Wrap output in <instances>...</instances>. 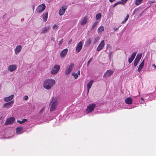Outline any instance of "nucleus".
I'll use <instances>...</instances> for the list:
<instances>
[{"label":"nucleus","mask_w":156,"mask_h":156,"mask_svg":"<svg viewBox=\"0 0 156 156\" xmlns=\"http://www.w3.org/2000/svg\"><path fill=\"white\" fill-rule=\"evenodd\" d=\"M141 100H142V101H143V100H144V98H141Z\"/></svg>","instance_id":"864d4df0"},{"label":"nucleus","mask_w":156,"mask_h":156,"mask_svg":"<svg viewBox=\"0 0 156 156\" xmlns=\"http://www.w3.org/2000/svg\"><path fill=\"white\" fill-rule=\"evenodd\" d=\"M87 19L86 17H84L80 22V24L82 25H85L87 23Z\"/></svg>","instance_id":"bb28decb"},{"label":"nucleus","mask_w":156,"mask_h":156,"mask_svg":"<svg viewBox=\"0 0 156 156\" xmlns=\"http://www.w3.org/2000/svg\"><path fill=\"white\" fill-rule=\"evenodd\" d=\"M72 75L73 76H74L75 79H76L78 78V76L77 73H72Z\"/></svg>","instance_id":"473e14b6"},{"label":"nucleus","mask_w":156,"mask_h":156,"mask_svg":"<svg viewBox=\"0 0 156 156\" xmlns=\"http://www.w3.org/2000/svg\"><path fill=\"white\" fill-rule=\"evenodd\" d=\"M153 66H154L155 68H156V66L154 64Z\"/></svg>","instance_id":"5fc2aeb1"},{"label":"nucleus","mask_w":156,"mask_h":156,"mask_svg":"<svg viewBox=\"0 0 156 156\" xmlns=\"http://www.w3.org/2000/svg\"><path fill=\"white\" fill-rule=\"evenodd\" d=\"M27 119H24L22 121L17 120V122L20 124H22L27 121Z\"/></svg>","instance_id":"c756f323"},{"label":"nucleus","mask_w":156,"mask_h":156,"mask_svg":"<svg viewBox=\"0 0 156 156\" xmlns=\"http://www.w3.org/2000/svg\"><path fill=\"white\" fill-rule=\"evenodd\" d=\"M143 102L141 101V102H140V104H143Z\"/></svg>","instance_id":"6e6d98bb"},{"label":"nucleus","mask_w":156,"mask_h":156,"mask_svg":"<svg viewBox=\"0 0 156 156\" xmlns=\"http://www.w3.org/2000/svg\"><path fill=\"white\" fill-rule=\"evenodd\" d=\"M45 108V107H43L37 114L38 118L40 120H46L48 118V115L46 113Z\"/></svg>","instance_id":"f03ea898"},{"label":"nucleus","mask_w":156,"mask_h":156,"mask_svg":"<svg viewBox=\"0 0 156 156\" xmlns=\"http://www.w3.org/2000/svg\"><path fill=\"white\" fill-rule=\"evenodd\" d=\"M127 18H125L123 21L122 22V23H125L127 20Z\"/></svg>","instance_id":"58836bf2"},{"label":"nucleus","mask_w":156,"mask_h":156,"mask_svg":"<svg viewBox=\"0 0 156 156\" xmlns=\"http://www.w3.org/2000/svg\"><path fill=\"white\" fill-rule=\"evenodd\" d=\"M50 28L49 26L43 27L41 29V33L42 34L47 33L49 30Z\"/></svg>","instance_id":"4468645a"},{"label":"nucleus","mask_w":156,"mask_h":156,"mask_svg":"<svg viewBox=\"0 0 156 156\" xmlns=\"http://www.w3.org/2000/svg\"><path fill=\"white\" fill-rule=\"evenodd\" d=\"M95 107L96 105L94 104H90L87 107V108L85 110V113L89 116L93 115L94 114L92 112Z\"/></svg>","instance_id":"7ed1b4c3"},{"label":"nucleus","mask_w":156,"mask_h":156,"mask_svg":"<svg viewBox=\"0 0 156 156\" xmlns=\"http://www.w3.org/2000/svg\"><path fill=\"white\" fill-rule=\"evenodd\" d=\"M13 103L14 101H10L4 104L3 107V108H9L13 105Z\"/></svg>","instance_id":"ddd939ff"},{"label":"nucleus","mask_w":156,"mask_h":156,"mask_svg":"<svg viewBox=\"0 0 156 156\" xmlns=\"http://www.w3.org/2000/svg\"><path fill=\"white\" fill-rule=\"evenodd\" d=\"M125 102L126 104H131L133 102V99L130 97H128L125 99Z\"/></svg>","instance_id":"aec40b11"},{"label":"nucleus","mask_w":156,"mask_h":156,"mask_svg":"<svg viewBox=\"0 0 156 156\" xmlns=\"http://www.w3.org/2000/svg\"><path fill=\"white\" fill-rule=\"evenodd\" d=\"M128 62H129V64H130L132 62V61H131L130 60H129V59H128Z\"/></svg>","instance_id":"09e8293b"},{"label":"nucleus","mask_w":156,"mask_h":156,"mask_svg":"<svg viewBox=\"0 0 156 156\" xmlns=\"http://www.w3.org/2000/svg\"><path fill=\"white\" fill-rule=\"evenodd\" d=\"M22 47L21 45H18L15 50V53L16 55H18L21 51Z\"/></svg>","instance_id":"2eb2a0df"},{"label":"nucleus","mask_w":156,"mask_h":156,"mask_svg":"<svg viewBox=\"0 0 156 156\" xmlns=\"http://www.w3.org/2000/svg\"><path fill=\"white\" fill-rule=\"evenodd\" d=\"M23 128L22 126L17 127L16 128V133L17 134H21L23 132Z\"/></svg>","instance_id":"6ab92c4d"},{"label":"nucleus","mask_w":156,"mask_h":156,"mask_svg":"<svg viewBox=\"0 0 156 156\" xmlns=\"http://www.w3.org/2000/svg\"><path fill=\"white\" fill-rule=\"evenodd\" d=\"M77 74L79 75H80V70H79L78 72H77Z\"/></svg>","instance_id":"8fccbe9b"},{"label":"nucleus","mask_w":156,"mask_h":156,"mask_svg":"<svg viewBox=\"0 0 156 156\" xmlns=\"http://www.w3.org/2000/svg\"><path fill=\"white\" fill-rule=\"evenodd\" d=\"M93 82H94L93 80H91L87 84V93H88V92H89V90L91 88Z\"/></svg>","instance_id":"412c9836"},{"label":"nucleus","mask_w":156,"mask_h":156,"mask_svg":"<svg viewBox=\"0 0 156 156\" xmlns=\"http://www.w3.org/2000/svg\"><path fill=\"white\" fill-rule=\"evenodd\" d=\"M60 67L57 65H55L54 68L52 69L51 71V73L52 75L56 74L59 70Z\"/></svg>","instance_id":"423d86ee"},{"label":"nucleus","mask_w":156,"mask_h":156,"mask_svg":"<svg viewBox=\"0 0 156 156\" xmlns=\"http://www.w3.org/2000/svg\"><path fill=\"white\" fill-rule=\"evenodd\" d=\"M117 5V4L116 3H115L113 5V8H114Z\"/></svg>","instance_id":"a18cd8bd"},{"label":"nucleus","mask_w":156,"mask_h":156,"mask_svg":"<svg viewBox=\"0 0 156 156\" xmlns=\"http://www.w3.org/2000/svg\"><path fill=\"white\" fill-rule=\"evenodd\" d=\"M74 64L73 63H71L66 68V70L65 71V74L67 75L69 74L73 69L74 67Z\"/></svg>","instance_id":"39448f33"},{"label":"nucleus","mask_w":156,"mask_h":156,"mask_svg":"<svg viewBox=\"0 0 156 156\" xmlns=\"http://www.w3.org/2000/svg\"><path fill=\"white\" fill-rule=\"evenodd\" d=\"M67 9V7L66 5H63L61 7L59 11V15L62 16L63 15Z\"/></svg>","instance_id":"1a4fd4ad"},{"label":"nucleus","mask_w":156,"mask_h":156,"mask_svg":"<svg viewBox=\"0 0 156 156\" xmlns=\"http://www.w3.org/2000/svg\"><path fill=\"white\" fill-rule=\"evenodd\" d=\"M101 13H98L96 15L95 19L96 20H98L101 18Z\"/></svg>","instance_id":"c85d7f7f"},{"label":"nucleus","mask_w":156,"mask_h":156,"mask_svg":"<svg viewBox=\"0 0 156 156\" xmlns=\"http://www.w3.org/2000/svg\"><path fill=\"white\" fill-rule=\"evenodd\" d=\"M136 53L137 52H133L131 55L130 57L129 58V59L133 61L136 55Z\"/></svg>","instance_id":"b1692460"},{"label":"nucleus","mask_w":156,"mask_h":156,"mask_svg":"<svg viewBox=\"0 0 156 156\" xmlns=\"http://www.w3.org/2000/svg\"><path fill=\"white\" fill-rule=\"evenodd\" d=\"M93 58L92 57L88 61L87 63V66H88L89 65L90 63L92 61Z\"/></svg>","instance_id":"f704fd0d"},{"label":"nucleus","mask_w":156,"mask_h":156,"mask_svg":"<svg viewBox=\"0 0 156 156\" xmlns=\"http://www.w3.org/2000/svg\"><path fill=\"white\" fill-rule=\"evenodd\" d=\"M113 72L111 69L108 70L105 73L103 77L105 78H107L109 77L113 74Z\"/></svg>","instance_id":"9b49d317"},{"label":"nucleus","mask_w":156,"mask_h":156,"mask_svg":"<svg viewBox=\"0 0 156 156\" xmlns=\"http://www.w3.org/2000/svg\"><path fill=\"white\" fill-rule=\"evenodd\" d=\"M116 3L117 4V5L119 4H122V3L121 1L118 2H116Z\"/></svg>","instance_id":"a19ab883"},{"label":"nucleus","mask_w":156,"mask_h":156,"mask_svg":"<svg viewBox=\"0 0 156 156\" xmlns=\"http://www.w3.org/2000/svg\"><path fill=\"white\" fill-rule=\"evenodd\" d=\"M48 13L47 12L44 13L43 15V18L44 21L45 22L48 18Z\"/></svg>","instance_id":"393cba45"},{"label":"nucleus","mask_w":156,"mask_h":156,"mask_svg":"<svg viewBox=\"0 0 156 156\" xmlns=\"http://www.w3.org/2000/svg\"><path fill=\"white\" fill-rule=\"evenodd\" d=\"M57 27V26L55 24L53 27V28L54 29H55V27Z\"/></svg>","instance_id":"de8ad7c7"},{"label":"nucleus","mask_w":156,"mask_h":156,"mask_svg":"<svg viewBox=\"0 0 156 156\" xmlns=\"http://www.w3.org/2000/svg\"><path fill=\"white\" fill-rule=\"evenodd\" d=\"M45 7L46 6L44 4L39 5L37 8L36 11L38 13L41 12L45 9Z\"/></svg>","instance_id":"0eeeda50"},{"label":"nucleus","mask_w":156,"mask_h":156,"mask_svg":"<svg viewBox=\"0 0 156 156\" xmlns=\"http://www.w3.org/2000/svg\"><path fill=\"white\" fill-rule=\"evenodd\" d=\"M151 6V5L149 4V5H148L147 8H150Z\"/></svg>","instance_id":"603ef678"},{"label":"nucleus","mask_w":156,"mask_h":156,"mask_svg":"<svg viewBox=\"0 0 156 156\" xmlns=\"http://www.w3.org/2000/svg\"><path fill=\"white\" fill-rule=\"evenodd\" d=\"M15 121V118L13 117H10L7 119L5 122V125H9L13 123Z\"/></svg>","instance_id":"9d476101"},{"label":"nucleus","mask_w":156,"mask_h":156,"mask_svg":"<svg viewBox=\"0 0 156 156\" xmlns=\"http://www.w3.org/2000/svg\"><path fill=\"white\" fill-rule=\"evenodd\" d=\"M129 15H128V14H127V16H126V18H127V19H128V17H129Z\"/></svg>","instance_id":"3c124183"},{"label":"nucleus","mask_w":156,"mask_h":156,"mask_svg":"<svg viewBox=\"0 0 156 156\" xmlns=\"http://www.w3.org/2000/svg\"><path fill=\"white\" fill-rule=\"evenodd\" d=\"M99 40V37H96L94 40V42L93 43L94 44H95L96 42H98Z\"/></svg>","instance_id":"72a5a7b5"},{"label":"nucleus","mask_w":156,"mask_h":156,"mask_svg":"<svg viewBox=\"0 0 156 156\" xmlns=\"http://www.w3.org/2000/svg\"><path fill=\"white\" fill-rule=\"evenodd\" d=\"M35 6V5H33L32 6V9H33V11H34V10Z\"/></svg>","instance_id":"37998d69"},{"label":"nucleus","mask_w":156,"mask_h":156,"mask_svg":"<svg viewBox=\"0 0 156 156\" xmlns=\"http://www.w3.org/2000/svg\"><path fill=\"white\" fill-rule=\"evenodd\" d=\"M154 2H155V1H154V0L148 2H147V4H149L150 5H151L152 3H154Z\"/></svg>","instance_id":"e433bc0d"},{"label":"nucleus","mask_w":156,"mask_h":156,"mask_svg":"<svg viewBox=\"0 0 156 156\" xmlns=\"http://www.w3.org/2000/svg\"><path fill=\"white\" fill-rule=\"evenodd\" d=\"M68 51V49L67 48H66L62 51L60 53V57L61 58H63L66 55Z\"/></svg>","instance_id":"a211bd4d"},{"label":"nucleus","mask_w":156,"mask_h":156,"mask_svg":"<svg viewBox=\"0 0 156 156\" xmlns=\"http://www.w3.org/2000/svg\"><path fill=\"white\" fill-rule=\"evenodd\" d=\"M83 46V43L82 42L80 41L77 44L76 47V51L79 52L82 48Z\"/></svg>","instance_id":"dca6fc26"},{"label":"nucleus","mask_w":156,"mask_h":156,"mask_svg":"<svg viewBox=\"0 0 156 156\" xmlns=\"http://www.w3.org/2000/svg\"><path fill=\"white\" fill-rule=\"evenodd\" d=\"M28 96L27 95H26L24 97L23 99L24 100H26L28 99Z\"/></svg>","instance_id":"4c0bfd02"},{"label":"nucleus","mask_w":156,"mask_h":156,"mask_svg":"<svg viewBox=\"0 0 156 156\" xmlns=\"http://www.w3.org/2000/svg\"><path fill=\"white\" fill-rule=\"evenodd\" d=\"M119 27H118V28H116V27H114L113 28V30L114 31H116L117 30H118V29H119Z\"/></svg>","instance_id":"79ce46f5"},{"label":"nucleus","mask_w":156,"mask_h":156,"mask_svg":"<svg viewBox=\"0 0 156 156\" xmlns=\"http://www.w3.org/2000/svg\"><path fill=\"white\" fill-rule=\"evenodd\" d=\"M98 21H95L93 24V26L91 27V29L92 30V29H93L95 27H96V26L97 25V24H98Z\"/></svg>","instance_id":"2f4dec72"},{"label":"nucleus","mask_w":156,"mask_h":156,"mask_svg":"<svg viewBox=\"0 0 156 156\" xmlns=\"http://www.w3.org/2000/svg\"><path fill=\"white\" fill-rule=\"evenodd\" d=\"M136 106H135L134 105H132L131 106V107L130 108H134Z\"/></svg>","instance_id":"c03bdc74"},{"label":"nucleus","mask_w":156,"mask_h":156,"mask_svg":"<svg viewBox=\"0 0 156 156\" xmlns=\"http://www.w3.org/2000/svg\"><path fill=\"white\" fill-rule=\"evenodd\" d=\"M58 104V101L56 98H53L50 103V112H51L55 111L57 108Z\"/></svg>","instance_id":"20e7f679"},{"label":"nucleus","mask_w":156,"mask_h":156,"mask_svg":"<svg viewBox=\"0 0 156 156\" xmlns=\"http://www.w3.org/2000/svg\"><path fill=\"white\" fill-rule=\"evenodd\" d=\"M128 0H121V1L122 4L124 5L127 2Z\"/></svg>","instance_id":"c9c22d12"},{"label":"nucleus","mask_w":156,"mask_h":156,"mask_svg":"<svg viewBox=\"0 0 156 156\" xmlns=\"http://www.w3.org/2000/svg\"><path fill=\"white\" fill-rule=\"evenodd\" d=\"M144 60L139 65V67L137 69V71L138 72H140L142 69L143 68L144 66Z\"/></svg>","instance_id":"4be33fe9"},{"label":"nucleus","mask_w":156,"mask_h":156,"mask_svg":"<svg viewBox=\"0 0 156 156\" xmlns=\"http://www.w3.org/2000/svg\"><path fill=\"white\" fill-rule=\"evenodd\" d=\"M105 45V42L104 40L102 41L98 46L97 51H99L103 48Z\"/></svg>","instance_id":"f8f14e48"},{"label":"nucleus","mask_w":156,"mask_h":156,"mask_svg":"<svg viewBox=\"0 0 156 156\" xmlns=\"http://www.w3.org/2000/svg\"><path fill=\"white\" fill-rule=\"evenodd\" d=\"M63 39H62L59 42L58 44L59 45H61L62 43Z\"/></svg>","instance_id":"ea45409f"},{"label":"nucleus","mask_w":156,"mask_h":156,"mask_svg":"<svg viewBox=\"0 0 156 156\" xmlns=\"http://www.w3.org/2000/svg\"><path fill=\"white\" fill-rule=\"evenodd\" d=\"M55 81L54 79H48L45 80L43 83V87L45 89L49 90L55 84Z\"/></svg>","instance_id":"f257e3e1"},{"label":"nucleus","mask_w":156,"mask_h":156,"mask_svg":"<svg viewBox=\"0 0 156 156\" xmlns=\"http://www.w3.org/2000/svg\"><path fill=\"white\" fill-rule=\"evenodd\" d=\"M155 7H156V5L155 6Z\"/></svg>","instance_id":"13d9d810"},{"label":"nucleus","mask_w":156,"mask_h":156,"mask_svg":"<svg viewBox=\"0 0 156 156\" xmlns=\"http://www.w3.org/2000/svg\"><path fill=\"white\" fill-rule=\"evenodd\" d=\"M104 30V28L103 26H101L98 28V32L101 34L102 31Z\"/></svg>","instance_id":"cd10ccee"},{"label":"nucleus","mask_w":156,"mask_h":156,"mask_svg":"<svg viewBox=\"0 0 156 156\" xmlns=\"http://www.w3.org/2000/svg\"><path fill=\"white\" fill-rule=\"evenodd\" d=\"M142 56V54L137 55L134 61V66H136L139 63Z\"/></svg>","instance_id":"6e6552de"},{"label":"nucleus","mask_w":156,"mask_h":156,"mask_svg":"<svg viewBox=\"0 0 156 156\" xmlns=\"http://www.w3.org/2000/svg\"><path fill=\"white\" fill-rule=\"evenodd\" d=\"M13 95H12L9 97H5L4 98V101L6 102L9 101L13 99Z\"/></svg>","instance_id":"5701e85b"},{"label":"nucleus","mask_w":156,"mask_h":156,"mask_svg":"<svg viewBox=\"0 0 156 156\" xmlns=\"http://www.w3.org/2000/svg\"><path fill=\"white\" fill-rule=\"evenodd\" d=\"M143 0H136L135 2L136 5H138L140 4L142 2Z\"/></svg>","instance_id":"7c9ffc66"},{"label":"nucleus","mask_w":156,"mask_h":156,"mask_svg":"<svg viewBox=\"0 0 156 156\" xmlns=\"http://www.w3.org/2000/svg\"><path fill=\"white\" fill-rule=\"evenodd\" d=\"M91 42V38H89L85 42V45L86 46L88 47L89 46Z\"/></svg>","instance_id":"a878e982"},{"label":"nucleus","mask_w":156,"mask_h":156,"mask_svg":"<svg viewBox=\"0 0 156 156\" xmlns=\"http://www.w3.org/2000/svg\"><path fill=\"white\" fill-rule=\"evenodd\" d=\"M143 12H142L140 14V16H141L142 15V14L143 13Z\"/></svg>","instance_id":"4d7b16f0"},{"label":"nucleus","mask_w":156,"mask_h":156,"mask_svg":"<svg viewBox=\"0 0 156 156\" xmlns=\"http://www.w3.org/2000/svg\"><path fill=\"white\" fill-rule=\"evenodd\" d=\"M16 68L17 66L16 65H10L8 67V70L10 72H13L15 71Z\"/></svg>","instance_id":"f3484780"},{"label":"nucleus","mask_w":156,"mask_h":156,"mask_svg":"<svg viewBox=\"0 0 156 156\" xmlns=\"http://www.w3.org/2000/svg\"><path fill=\"white\" fill-rule=\"evenodd\" d=\"M137 10H138V9H135L133 12V14H134V13H135V12H137Z\"/></svg>","instance_id":"49530a36"}]
</instances>
